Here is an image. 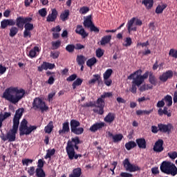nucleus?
I'll return each mask as SVG.
<instances>
[{"label":"nucleus","instance_id":"nucleus-44","mask_svg":"<svg viewBox=\"0 0 177 177\" xmlns=\"http://www.w3.org/2000/svg\"><path fill=\"white\" fill-rule=\"evenodd\" d=\"M93 78L88 81L89 85H95L97 81H99L100 75L95 74L93 75Z\"/></svg>","mask_w":177,"mask_h":177},{"label":"nucleus","instance_id":"nucleus-50","mask_svg":"<svg viewBox=\"0 0 177 177\" xmlns=\"http://www.w3.org/2000/svg\"><path fill=\"white\" fill-rule=\"evenodd\" d=\"M75 49V46L74 44H68L66 46V50L69 53H73Z\"/></svg>","mask_w":177,"mask_h":177},{"label":"nucleus","instance_id":"nucleus-46","mask_svg":"<svg viewBox=\"0 0 177 177\" xmlns=\"http://www.w3.org/2000/svg\"><path fill=\"white\" fill-rule=\"evenodd\" d=\"M163 100H165V102L167 103V106H168V107H171V106H172V96L167 95L165 97Z\"/></svg>","mask_w":177,"mask_h":177},{"label":"nucleus","instance_id":"nucleus-11","mask_svg":"<svg viewBox=\"0 0 177 177\" xmlns=\"http://www.w3.org/2000/svg\"><path fill=\"white\" fill-rule=\"evenodd\" d=\"M30 17L19 16L15 20V25L18 28H23L26 23L29 21Z\"/></svg>","mask_w":177,"mask_h":177},{"label":"nucleus","instance_id":"nucleus-14","mask_svg":"<svg viewBox=\"0 0 177 177\" xmlns=\"http://www.w3.org/2000/svg\"><path fill=\"white\" fill-rule=\"evenodd\" d=\"M174 77V71L171 70H169L165 73H163L160 77L159 80L161 82H167L168 80H171Z\"/></svg>","mask_w":177,"mask_h":177},{"label":"nucleus","instance_id":"nucleus-30","mask_svg":"<svg viewBox=\"0 0 177 177\" xmlns=\"http://www.w3.org/2000/svg\"><path fill=\"white\" fill-rule=\"evenodd\" d=\"M167 6H168L167 3H163L162 5L159 4L156 8V13H157V15H161V13L164 12V10L167 9Z\"/></svg>","mask_w":177,"mask_h":177},{"label":"nucleus","instance_id":"nucleus-63","mask_svg":"<svg viewBox=\"0 0 177 177\" xmlns=\"http://www.w3.org/2000/svg\"><path fill=\"white\" fill-rule=\"evenodd\" d=\"M126 44H124V46H131L132 45V39L131 37H127Z\"/></svg>","mask_w":177,"mask_h":177},{"label":"nucleus","instance_id":"nucleus-52","mask_svg":"<svg viewBox=\"0 0 177 177\" xmlns=\"http://www.w3.org/2000/svg\"><path fill=\"white\" fill-rule=\"evenodd\" d=\"M61 45H62V41L60 40H57L56 41L52 42V46L53 49H59Z\"/></svg>","mask_w":177,"mask_h":177},{"label":"nucleus","instance_id":"nucleus-51","mask_svg":"<svg viewBox=\"0 0 177 177\" xmlns=\"http://www.w3.org/2000/svg\"><path fill=\"white\" fill-rule=\"evenodd\" d=\"M153 110H149V111H142V110H138L136 111V115H142V114H147V115H149Z\"/></svg>","mask_w":177,"mask_h":177},{"label":"nucleus","instance_id":"nucleus-59","mask_svg":"<svg viewBox=\"0 0 177 177\" xmlns=\"http://www.w3.org/2000/svg\"><path fill=\"white\" fill-rule=\"evenodd\" d=\"M56 95V91H54L48 95V102H52L53 100V97Z\"/></svg>","mask_w":177,"mask_h":177},{"label":"nucleus","instance_id":"nucleus-47","mask_svg":"<svg viewBox=\"0 0 177 177\" xmlns=\"http://www.w3.org/2000/svg\"><path fill=\"white\" fill-rule=\"evenodd\" d=\"M136 79H134V80H133L132 82V85L130 90L132 93H136L138 91V88H136V86H138V84H136Z\"/></svg>","mask_w":177,"mask_h":177},{"label":"nucleus","instance_id":"nucleus-42","mask_svg":"<svg viewBox=\"0 0 177 177\" xmlns=\"http://www.w3.org/2000/svg\"><path fill=\"white\" fill-rule=\"evenodd\" d=\"M111 74H113V69L111 68L107 69L103 74L104 80H109V78L111 77Z\"/></svg>","mask_w":177,"mask_h":177},{"label":"nucleus","instance_id":"nucleus-18","mask_svg":"<svg viewBox=\"0 0 177 177\" xmlns=\"http://www.w3.org/2000/svg\"><path fill=\"white\" fill-rule=\"evenodd\" d=\"M8 26H16V21H15V20L12 19H5L1 21V28L3 30H5Z\"/></svg>","mask_w":177,"mask_h":177},{"label":"nucleus","instance_id":"nucleus-38","mask_svg":"<svg viewBox=\"0 0 177 177\" xmlns=\"http://www.w3.org/2000/svg\"><path fill=\"white\" fill-rule=\"evenodd\" d=\"M35 174L37 177H46V174L44 169H36Z\"/></svg>","mask_w":177,"mask_h":177},{"label":"nucleus","instance_id":"nucleus-20","mask_svg":"<svg viewBox=\"0 0 177 177\" xmlns=\"http://www.w3.org/2000/svg\"><path fill=\"white\" fill-rule=\"evenodd\" d=\"M70 132V123L68 122H64L62 124V129L59 130V135L63 136L64 133H68Z\"/></svg>","mask_w":177,"mask_h":177},{"label":"nucleus","instance_id":"nucleus-53","mask_svg":"<svg viewBox=\"0 0 177 177\" xmlns=\"http://www.w3.org/2000/svg\"><path fill=\"white\" fill-rule=\"evenodd\" d=\"M44 164H45V161H44V159H39L37 162V169H44Z\"/></svg>","mask_w":177,"mask_h":177},{"label":"nucleus","instance_id":"nucleus-17","mask_svg":"<svg viewBox=\"0 0 177 177\" xmlns=\"http://www.w3.org/2000/svg\"><path fill=\"white\" fill-rule=\"evenodd\" d=\"M107 135L109 138H112L113 143H118V142H121L124 138L122 133L113 135V133L108 131Z\"/></svg>","mask_w":177,"mask_h":177},{"label":"nucleus","instance_id":"nucleus-10","mask_svg":"<svg viewBox=\"0 0 177 177\" xmlns=\"http://www.w3.org/2000/svg\"><path fill=\"white\" fill-rule=\"evenodd\" d=\"M158 128L159 129V131L162 133H171V131L174 129V125L171 123H168L167 124L160 123L158 124Z\"/></svg>","mask_w":177,"mask_h":177},{"label":"nucleus","instance_id":"nucleus-28","mask_svg":"<svg viewBox=\"0 0 177 177\" xmlns=\"http://www.w3.org/2000/svg\"><path fill=\"white\" fill-rule=\"evenodd\" d=\"M70 16V10H65L64 12L60 14L59 17L62 21H66L68 20Z\"/></svg>","mask_w":177,"mask_h":177},{"label":"nucleus","instance_id":"nucleus-21","mask_svg":"<svg viewBox=\"0 0 177 177\" xmlns=\"http://www.w3.org/2000/svg\"><path fill=\"white\" fill-rule=\"evenodd\" d=\"M37 129V126H30L26 128V130H23L21 132H19V136H24V135H30L32 131Z\"/></svg>","mask_w":177,"mask_h":177},{"label":"nucleus","instance_id":"nucleus-12","mask_svg":"<svg viewBox=\"0 0 177 177\" xmlns=\"http://www.w3.org/2000/svg\"><path fill=\"white\" fill-rule=\"evenodd\" d=\"M164 140L158 139L154 144L153 150L156 153H161L164 151Z\"/></svg>","mask_w":177,"mask_h":177},{"label":"nucleus","instance_id":"nucleus-64","mask_svg":"<svg viewBox=\"0 0 177 177\" xmlns=\"http://www.w3.org/2000/svg\"><path fill=\"white\" fill-rule=\"evenodd\" d=\"M120 176H121V177H132L133 175L129 173H127V172H122V173H120Z\"/></svg>","mask_w":177,"mask_h":177},{"label":"nucleus","instance_id":"nucleus-60","mask_svg":"<svg viewBox=\"0 0 177 177\" xmlns=\"http://www.w3.org/2000/svg\"><path fill=\"white\" fill-rule=\"evenodd\" d=\"M28 174L29 176H34V174H35V167H34V166L30 167L28 170Z\"/></svg>","mask_w":177,"mask_h":177},{"label":"nucleus","instance_id":"nucleus-55","mask_svg":"<svg viewBox=\"0 0 177 177\" xmlns=\"http://www.w3.org/2000/svg\"><path fill=\"white\" fill-rule=\"evenodd\" d=\"M79 12L81 15H86V13H88V12H89V8H88L86 6H83V7L80 8Z\"/></svg>","mask_w":177,"mask_h":177},{"label":"nucleus","instance_id":"nucleus-1","mask_svg":"<svg viewBox=\"0 0 177 177\" xmlns=\"http://www.w3.org/2000/svg\"><path fill=\"white\" fill-rule=\"evenodd\" d=\"M26 90L19 87H9L3 93V98L6 99L12 104H17L24 97Z\"/></svg>","mask_w":177,"mask_h":177},{"label":"nucleus","instance_id":"nucleus-34","mask_svg":"<svg viewBox=\"0 0 177 177\" xmlns=\"http://www.w3.org/2000/svg\"><path fill=\"white\" fill-rule=\"evenodd\" d=\"M136 146L137 145L135 141H129L124 145L127 150H132V149H134V147H136Z\"/></svg>","mask_w":177,"mask_h":177},{"label":"nucleus","instance_id":"nucleus-2","mask_svg":"<svg viewBox=\"0 0 177 177\" xmlns=\"http://www.w3.org/2000/svg\"><path fill=\"white\" fill-rule=\"evenodd\" d=\"M23 113H24V109L20 108L15 111L14 118L12 120L13 125L12 129H10L5 137H2L1 139L3 142H15L16 140V133L19 131V125L20 124V118L23 117Z\"/></svg>","mask_w":177,"mask_h":177},{"label":"nucleus","instance_id":"nucleus-43","mask_svg":"<svg viewBox=\"0 0 177 177\" xmlns=\"http://www.w3.org/2000/svg\"><path fill=\"white\" fill-rule=\"evenodd\" d=\"M56 153V149H53L51 150H47L46 155L44 156V158L46 160H48V158H51L52 156H55V153Z\"/></svg>","mask_w":177,"mask_h":177},{"label":"nucleus","instance_id":"nucleus-39","mask_svg":"<svg viewBox=\"0 0 177 177\" xmlns=\"http://www.w3.org/2000/svg\"><path fill=\"white\" fill-rule=\"evenodd\" d=\"M27 124H28V122L26 119H23L19 127V132L26 131V129L28 127Z\"/></svg>","mask_w":177,"mask_h":177},{"label":"nucleus","instance_id":"nucleus-27","mask_svg":"<svg viewBox=\"0 0 177 177\" xmlns=\"http://www.w3.org/2000/svg\"><path fill=\"white\" fill-rule=\"evenodd\" d=\"M28 20L29 21L25 24L24 28L28 31H32L34 30V24H31V21H32V17H30Z\"/></svg>","mask_w":177,"mask_h":177},{"label":"nucleus","instance_id":"nucleus-23","mask_svg":"<svg viewBox=\"0 0 177 177\" xmlns=\"http://www.w3.org/2000/svg\"><path fill=\"white\" fill-rule=\"evenodd\" d=\"M115 120V113H109L104 118V122H107L108 124H111Z\"/></svg>","mask_w":177,"mask_h":177},{"label":"nucleus","instance_id":"nucleus-40","mask_svg":"<svg viewBox=\"0 0 177 177\" xmlns=\"http://www.w3.org/2000/svg\"><path fill=\"white\" fill-rule=\"evenodd\" d=\"M76 62L79 66L85 64V57H84V55H77Z\"/></svg>","mask_w":177,"mask_h":177},{"label":"nucleus","instance_id":"nucleus-36","mask_svg":"<svg viewBox=\"0 0 177 177\" xmlns=\"http://www.w3.org/2000/svg\"><path fill=\"white\" fill-rule=\"evenodd\" d=\"M110 41H111V35L104 36L100 41V45H106V44H109Z\"/></svg>","mask_w":177,"mask_h":177},{"label":"nucleus","instance_id":"nucleus-29","mask_svg":"<svg viewBox=\"0 0 177 177\" xmlns=\"http://www.w3.org/2000/svg\"><path fill=\"white\" fill-rule=\"evenodd\" d=\"M84 27L87 28H90L91 26L93 25V22H92V17L91 15H88L86 19L84 20L83 23Z\"/></svg>","mask_w":177,"mask_h":177},{"label":"nucleus","instance_id":"nucleus-8","mask_svg":"<svg viewBox=\"0 0 177 177\" xmlns=\"http://www.w3.org/2000/svg\"><path fill=\"white\" fill-rule=\"evenodd\" d=\"M123 167L128 172H136L137 171H140V167L138 165L131 164V162H129V158H126L123 160Z\"/></svg>","mask_w":177,"mask_h":177},{"label":"nucleus","instance_id":"nucleus-49","mask_svg":"<svg viewBox=\"0 0 177 177\" xmlns=\"http://www.w3.org/2000/svg\"><path fill=\"white\" fill-rule=\"evenodd\" d=\"M44 70H48L47 62H44L43 64L37 67V71L39 72L44 71Z\"/></svg>","mask_w":177,"mask_h":177},{"label":"nucleus","instance_id":"nucleus-4","mask_svg":"<svg viewBox=\"0 0 177 177\" xmlns=\"http://www.w3.org/2000/svg\"><path fill=\"white\" fill-rule=\"evenodd\" d=\"M160 171L167 175L176 176L177 175V167L175 164L169 161H163L160 165Z\"/></svg>","mask_w":177,"mask_h":177},{"label":"nucleus","instance_id":"nucleus-15","mask_svg":"<svg viewBox=\"0 0 177 177\" xmlns=\"http://www.w3.org/2000/svg\"><path fill=\"white\" fill-rule=\"evenodd\" d=\"M75 31L76 34H78V35H81L83 39L89 36V33L86 32V31L85 30V29H84V27H82V25H77Z\"/></svg>","mask_w":177,"mask_h":177},{"label":"nucleus","instance_id":"nucleus-58","mask_svg":"<svg viewBox=\"0 0 177 177\" xmlns=\"http://www.w3.org/2000/svg\"><path fill=\"white\" fill-rule=\"evenodd\" d=\"M77 80V74H73L66 78V81L68 82H73V81H75Z\"/></svg>","mask_w":177,"mask_h":177},{"label":"nucleus","instance_id":"nucleus-5","mask_svg":"<svg viewBox=\"0 0 177 177\" xmlns=\"http://www.w3.org/2000/svg\"><path fill=\"white\" fill-rule=\"evenodd\" d=\"M32 109L34 110H40L41 113H44V111H48L49 110V106L40 97H35L32 103Z\"/></svg>","mask_w":177,"mask_h":177},{"label":"nucleus","instance_id":"nucleus-9","mask_svg":"<svg viewBox=\"0 0 177 177\" xmlns=\"http://www.w3.org/2000/svg\"><path fill=\"white\" fill-rule=\"evenodd\" d=\"M97 105H95V107H97V109H93V113H97V114H100V115H103L104 114V100L100 97L97 100Z\"/></svg>","mask_w":177,"mask_h":177},{"label":"nucleus","instance_id":"nucleus-19","mask_svg":"<svg viewBox=\"0 0 177 177\" xmlns=\"http://www.w3.org/2000/svg\"><path fill=\"white\" fill-rule=\"evenodd\" d=\"M104 127H106V123L103 122H96L90 127L89 131H91V132H96L97 131L102 129V128H104Z\"/></svg>","mask_w":177,"mask_h":177},{"label":"nucleus","instance_id":"nucleus-6","mask_svg":"<svg viewBox=\"0 0 177 177\" xmlns=\"http://www.w3.org/2000/svg\"><path fill=\"white\" fill-rule=\"evenodd\" d=\"M78 145H81L80 137L75 136V138H72L71 140H68L66 147V153L72 151L73 150H78L80 149Z\"/></svg>","mask_w":177,"mask_h":177},{"label":"nucleus","instance_id":"nucleus-26","mask_svg":"<svg viewBox=\"0 0 177 177\" xmlns=\"http://www.w3.org/2000/svg\"><path fill=\"white\" fill-rule=\"evenodd\" d=\"M136 143L139 149H146V139L138 138L136 140Z\"/></svg>","mask_w":177,"mask_h":177},{"label":"nucleus","instance_id":"nucleus-3","mask_svg":"<svg viewBox=\"0 0 177 177\" xmlns=\"http://www.w3.org/2000/svg\"><path fill=\"white\" fill-rule=\"evenodd\" d=\"M160 171L167 175L176 176L177 175V167L175 164L169 161H163L160 165Z\"/></svg>","mask_w":177,"mask_h":177},{"label":"nucleus","instance_id":"nucleus-25","mask_svg":"<svg viewBox=\"0 0 177 177\" xmlns=\"http://www.w3.org/2000/svg\"><path fill=\"white\" fill-rule=\"evenodd\" d=\"M142 3L147 10H150L154 6V0H143Z\"/></svg>","mask_w":177,"mask_h":177},{"label":"nucleus","instance_id":"nucleus-57","mask_svg":"<svg viewBox=\"0 0 177 177\" xmlns=\"http://www.w3.org/2000/svg\"><path fill=\"white\" fill-rule=\"evenodd\" d=\"M169 55V56H171V57H174V59H177V50L175 51L174 48L170 49Z\"/></svg>","mask_w":177,"mask_h":177},{"label":"nucleus","instance_id":"nucleus-32","mask_svg":"<svg viewBox=\"0 0 177 177\" xmlns=\"http://www.w3.org/2000/svg\"><path fill=\"white\" fill-rule=\"evenodd\" d=\"M82 82H84V80L81 78L76 79L72 84L73 89H76L77 86H81V85H82Z\"/></svg>","mask_w":177,"mask_h":177},{"label":"nucleus","instance_id":"nucleus-56","mask_svg":"<svg viewBox=\"0 0 177 177\" xmlns=\"http://www.w3.org/2000/svg\"><path fill=\"white\" fill-rule=\"evenodd\" d=\"M39 15L41 17H45L46 15H48V11H46V8H41L39 10Z\"/></svg>","mask_w":177,"mask_h":177},{"label":"nucleus","instance_id":"nucleus-33","mask_svg":"<svg viewBox=\"0 0 177 177\" xmlns=\"http://www.w3.org/2000/svg\"><path fill=\"white\" fill-rule=\"evenodd\" d=\"M53 131V122L50 121L47 126L44 128V132L46 133H50Z\"/></svg>","mask_w":177,"mask_h":177},{"label":"nucleus","instance_id":"nucleus-45","mask_svg":"<svg viewBox=\"0 0 177 177\" xmlns=\"http://www.w3.org/2000/svg\"><path fill=\"white\" fill-rule=\"evenodd\" d=\"M97 62V59H96L95 57H93L87 60L86 66H88V67H92V66L96 64Z\"/></svg>","mask_w":177,"mask_h":177},{"label":"nucleus","instance_id":"nucleus-62","mask_svg":"<svg viewBox=\"0 0 177 177\" xmlns=\"http://www.w3.org/2000/svg\"><path fill=\"white\" fill-rule=\"evenodd\" d=\"M167 156L171 159L175 160V158H177V152L173 151L171 153H168Z\"/></svg>","mask_w":177,"mask_h":177},{"label":"nucleus","instance_id":"nucleus-37","mask_svg":"<svg viewBox=\"0 0 177 177\" xmlns=\"http://www.w3.org/2000/svg\"><path fill=\"white\" fill-rule=\"evenodd\" d=\"M19 28L17 26H12L10 29V33L9 35L13 38V37H15V35H17V32H19Z\"/></svg>","mask_w":177,"mask_h":177},{"label":"nucleus","instance_id":"nucleus-7","mask_svg":"<svg viewBox=\"0 0 177 177\" xmlns=\"http://www.w3.org/2000/svg\"><path fill=\"white\" fill-rule=\"evenodd\" d=\"M71 131L74 135H82L84 133V128L80 127L81 123L77 120L72 119L70 122Z\"/></svg>","mask_w":177,"mask_h":177},{"label":"nucleus","instance_id":"nucleus-48","mask_svg":"<svg viewBox=\"0 0 177 177\" xmlns=\"http://www.w3.org/2000/svg\"><path fill=\"white\" fill-rule=\"evenodd\" d=\"M59 56H60V51H50V57H52V59H58Z\"/></svg>","mask_w":177,"mask_h":177},{"label":"nucleus","instance_id":"nucleus-41","mask_svg":"<svg viewBox=\"0 0 177 177\" xmlns=\"http://www.w3.org/2000/svg\"><path fill=\"white\" fill-rule=\"evenodd\" d=\"M140 74H142V71L140 69H138L136 71H135L133 73H131L130 75H129L127 79L128 80H133V81H135V80H136V78H135V75H136V77H138V75H139Z\"/></svg>","mask_w":177,"mask_h":177},{"label":"nucleus","instance_id":"nucleus-35","mask_svg":"<svg viewBox=\"0 0 177 177\" xmlns=\"http://www.w3.org/2000/svg\"><path fill=\"white\" fill-rule=\"evenodd\" d=\"M37 52H39V46H35L33 49L30 50L29 52V56L31 57V59L37 56Z\"/></svg>","mask_w":177,"mask_h":177},{"label":"nucleus","instance_id":"nucleus-16","mask_svg":"<svg viewBox=\"0 0 177 177\" xmlns=\"http://www.w3.org/2000/svg\"><path fill=\"white\" fill-rule=\"evenodd\" d=\"M57 15H59L57 10H56V8L52 9L51 14H49L46 17V21L48 23L56 21V19H57Z\"/></svg>","mask_w":177,"mask_h":177},{"label":"nucleus","instance_id":"nucleus-13","mask_svg":"<svg viewBox=\"0 0 177 177\" xmlns=\"http://www.w3.org/2000/svg\"><path fill=\"white\" fill-rule=\"evenodd\" d=\"M150 74H149V71H147L142 75V74H138L136 77V84L138 85V86H140L142 85V82H145V80H147L149 78V76Z\"/></svg>","mask_w":177,"mask_h":177},{"label":"nucleus","instance_id":"nucleus-54","mask_svg":"<svg viewBox=\"0 0 177 177\" xmlns=\"http://www.w3.org/2000/svg\"><path fill=\"white\" fill-rule=\"evenodd\" d=\"M32 160L25 158L21 160L22 165H25L26 167H28V164H32Z\"/></svg>","mask_w":177,"mask_h":177},{"label":"nucleus","instance_id":"nucleus-24","mask_svg":"<svg viewBox=\"0 0 177 177\" xmlns=\"http://www.w3.org/2000/svg\"><path fill=\"white\" fill-rule=\"evenodd\" d=\"M66 153L69 160H78V157H82V155L75 153V149L66 152Z\"/></svg>","mask_w":177,"mask_h":177},{"label":"nucleus","instance_id":"nucleus-22","mask_svg":"<svg viewBox=\"0 0 177 177\" xmlns=\"http://www.w3.org/2000/svg\"><path fill=\"white\" fill-rule=\"evenodd\" d=\"M135 20H136V18L133 17L130 20L128 21V22L127 24V28L129 32H131V31H136V30H137L136 27L132 28V26H133V24L135 23Z\"/></svg>","mask_w":177,"mask_h":177},{"label":"nucleus","instance_id":"nucleus-61","mask_svg":"<svg viewBox=\"0 0 177 177\" xmlns=\"http://www.w3.org/2000/svg\"><path fill=\"white\" fill-rule=\"evenodd\" d=\"M103 55H104V52L103 51V50H102V48H98L96 50L97 57H102Z\"/></svg>","mask_w":177,"mask_h":177},{"label":"nucleus","instance_id":"nucleus-31","mask_svg":"<svg viewBox=\"0 0 177 177\" xmlns=\"http://www.w3.org/2000/svg\"><path fill=\"white\" fill-rule=\"evenodd\" d=\"M149 82L151 84V85H157V78H156V76L153 74L152 72L149 73Z\"/></svg>","mask_w":177,"mask_h":177}]
</instances>
